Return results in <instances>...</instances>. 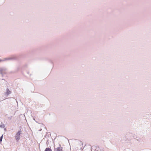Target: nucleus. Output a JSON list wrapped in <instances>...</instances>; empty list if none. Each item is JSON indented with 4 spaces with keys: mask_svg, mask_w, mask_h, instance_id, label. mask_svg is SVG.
Listing matches in <instances>:
<instances>
[{
    "mask_svg": "<svg viewBox=\"0 0 151 151\" xmlns=\"http://www.w3.org/2000/svg\"><path fill=\"white\" fill-rule=\"evenodd\" d=\"M21 130L19 131L16 134L15 137L16 140H18L20 138V135L21 133Z\"/></svg>",
    "mask_w": 151,
    "mask_h": 151,
    "instance_id": "nucleus-1",
    "label": "nucleus"
},
{
    "mask_svg": "<svg viewBox=\"0 0 151 151\" xmlns=\"http://www.w3.org/2000/svg\"><path fill=\"white\" fill-rule=\"evenodd\" d=\"M55 151H63L62 147L60 145H59V147L56 148Z\"/></svg>",
    "mask_w": 151,
    "mask_h": 151,
    "instance_id": "nucleus-2",
    "label": "nucleus"
},
{
    "mask_svg": "<svg viewBox=\"0 0 151 151\" xmlns=\"http://www.w3.org/2000/svg\"><path fill=\"white\" fill-rule=\"evenodd\" d=\"M11 91L9 90L8 89H7L6 90V94L8 95L11 93Z\"/></svg>",
    "mask_w": 151,
    "mask_h": 151,
    "instance_id": "nucleus-3",
    "label": "nucleus"
},
{
    "mask_svg": "<svg viewBox=\"0 0 151 151\" xmlns=\"http://www.w3.org/2000/svg\"><path fill=\"white\" fill-rule=\"evenodd\" d=\"M45 151H52L50 148H47L45 149Z\"/></svg>",
    "mask_w": 151,
    "mask_h": 151,
    "instance_id": "nucleus-4",
    "label": "nucleus"
},
{
    "mask_svg": "<svg viewBox=\"0 0 151 151\" xmlns=\"http://www.w3.org/2000/svg\"><path fill=\"white\" fill-rule=\"evenodd\" d=\"M4 124L0 125V127L2 128H4Z\"/></svg>",
    "mask_w": 151,
    "mask_h": 151,
    "instance_id": "nucleus-5",
    "label": "nucleus"
},
{
    "mask_svg": "<svg viewBox=\"0 0 151 151\" xmlns=\"http://www.w3.org/2000/svg\"><path fill=\"white\" fill-rule=\"evenodd\" d=\"M3 137V135L1 137H0V142H1L2 140V137Z\"/></svg>",
    "mask_w": 151,
    "mask_h": 151,
    "instance_id": "nucleus-6",
    "label": "nucleus"
},
{
    "mask_svg": "<svg viewBox=\"0 0 151 151\" xmlns=\"http://www.w3.org/2000/svg\"><path fill=\"white\" fill-rule=\"evenodd\" d=\"M3 61L2 60H0V61Z\"/></svg>",
    "mask_w": 151,
    "mask_h": 151,
    "instance_id": "nucleus-7",
    "label": "nucleus"
}]
</instances>
